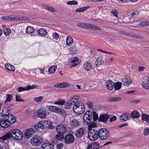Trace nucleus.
I'll return each mask as SVG.
<instances>
[{
  "label": "nucleus",
  "instance_id": "f257e3e1",
  "mask_svg": "<svg viewBox=\"0 0 149 149\" xmlns=\"http://www.w3.org/2000/svg\"><path fill=\"white\" fill-rule=\"evenodd\" d=\"M23 136V134L19 130L15 129L11 132V133L8 132L3 136L0 137V141L3 143L5 141L9 140L11 137L15 139L20 140L22 139Z\"/></svg>",
  "mask_w": 149,
  "mask_h": 149
},
{
  "label": "nucleus",
  "instance_id": "f03ea898",
  "mask_svg": "<svg viewBox=\"0 0 149 149\" xmlns=\"http://www.w3.org/2000/svg\"><path fill=\"white\" fill-rule=\"evenodd\" d=\"M73 109L76 114L80 115L84 112L85 108L84 104L81 101H79L77 105L73 107Z\"/></svg>",
  "mask_w": 149,
  "mask_h": 149
},
{
  "label": "nucleus",
  "instance_id": "7ed1b4c3",
  "mask_svg": "<svg viewBox=\"0 0 149 149\" xmlns=\"http://www.w3.org/2000/svg\"><path fill=\"white\" fill-rule=\"evenodd\" d=\"M79 96H74L71 98L65 104V108L66 109H70L74 106H76L78 103Z\"/></svg>",
  "mask_w": 149,
  "mask_h": 149
},
{
  "label": "nucleus",
  "instance_id": "20e7f679",
  "mask_svg": "<svg viewBox=\"0 0 149 149\" xmlns=\"http://www.w3.org/2000/svg\"><path fill=\"white\" fill-rule=\"evenodd\" d=\"M109 131L105 128H101L99 130V137L101 140H105L110 137Z\"/></svg>",
  "mask_w": 149,
  "mask_h": 149
},
{
  "label": "nucleus",
  "instance_id": "39448f33",
  "mask_svg": "<svg viewBox=\"0 0 149 149\" xmlns=\"http://www.w3.org/2000/svg\"><path fill=\"white\" fill-rule=\"evenodd\" d=\"M88 137L91 141H95L99 137V131L93 129H90L88 133Z\"/></svg>",
  "mask_w": 149,
  "mask_h": 149
},
{
  "label": "nucleus",
  "instance_id": "423d86ee",
  "mask_svg": "<svg viewBox=\"0 0 149 149\" xmlns=\"http://www.w3.org/2000/svg\"><path fill=\"white\" fill-rule=\"evenodd\" d=\"M42 142V138L39 135H34L32 138L31 143L33 145L36 146Z\"/></svg>",
  "mask_w": 149,
  "mask_h": 149
},
{
  "label": "nucleus",
  "instance_id": "0eeeda50",
  "mask_svg": "<svg viewBox=\"0 0 149 149\" xmlns=\"http://www.w3.org/2000/svg\"><path fill=\"white\" fill-rule=\"evenodd\" d=\"M35 130L33 128H30L23 131V135L27 139L30 138L34 134Z\"/></svg>",
  "mask_w": 149,
  "mask_h": 149
},
{
  "label": "nucleus",
  "instance_id": "6e6552de",
  "mask_svg": "<svg viewBox=\"0 0 149 149\" xmlns=\"http://www.w3.org/2000/svg\"><path fill=\"white\" fill-rule=\"evenodd\" d=\"M92 117V112L90 111H87L84 115L83 119L85 122H86L87 124L91 122Z\"/></svg>",
  "mask_w": 149,
  "mask_h": 149
},
{
  "label": "nucleus",
  "instance_id": "1a4fd4ad",
  "mask_svg": "<svg viewBox=\"0 0 149 149\" xmlns=\"http://www.w3.org/2000/svg\"><path fill=\"white\" fill-rule=\"evenodd\" d=\"M56 130V132L58 134H64L67 132V129L66 127L64 125L62 124H60L57 126Z\"/></svg>",
  "mask_w": 149,
  "mask_h": 149
},
{
  "label": "nucleus",
  "instance_id": "9d476101",
  "mask_svg": "<svg viewBox=\"0 0 149 149\" xmlns=\"http://www.w3.org/2000/svg\"><path fill=\"white\" fill-rule=\"evenodd\" d=\"M74 136L71 134L67 135L64 139L65 143L68 144L72 143L74 142Z\"/></svg>",
  "mask_w": 149,
  "mask_h": 149
},
{
  "label": "nucleus",
  "instance_id": "9b49d317",
  "mask_svg": "<svg viewBox=\"0 0 149 149\" xmlns=\"http://www.w3.org/2000/svg\"><path fill=\"white\" fill-rule=\"evenodd\" d=\"M85 132L86 130L84 128L81 127L76 131V136L79 138H81L84 135Z\"/></svg>",
  "mask_w": 149,
  "mask_h": 149
},
{
  "label": "nucleus",
  "instance_id": "f8f14e48",
  "mask_svg": "<svg viewBox=\"0 0 149 149\" xmlns=\"http://www.w3.org/2000/svg\"><path fill=\"white\" fill-rule=\"evenodd\" d=\"M110 117V116L109 114H104L100 116L98 120L99 122L102 121L103 122L106 123Z\"/></svg>",
  "mask_w": 149,
  "mask_h": 149
},
{
  "label": "nucleus",
  "instance_id": "ddd939ff",
  "mask_svg": "<svg viewBox=\"0 0 149 149\" xmlns=\"http://www.w3.org/2000/svg\"><path fill=\"white\" fill-rule=\"evenodd\" d=\"M37 87V86H36L35 85H32V86L29 85L26 87H19L18 88V91L19 92H21L22 91H28L35 88Z\"/></svg>",
  "mask_w": 149,
  "mask_h": 149
},
{
  "label": "nucleus",
  "instance_id": "4468645a",
  "mask_svg": "<svg viewBox=\"0 0 149 149\" xmlns=\"http://www.w3.org/2000/svg\"><path fill=\"white\" fill-rule=\"evenodd\" d=\"M42 122H43V126L44 128L47 127L51 129H53L55 128V127L52 124L51 122L49 120H44L42 121Z\"/></svg>",
  "mask_w": 149,
  "mask_h": 149
},
{
  "label": "nucleus",
  "instance_id": "2eb2a0df",
  "mask_svg": "<svg viewBox=\"0 0 149 149\" xmlns=\"http://www.w3.org/2000/svg\"><path fill=\"white\" fill-rule=\"evenodd\" d=\"M42 149H54L53 145L50 142L43 143L41 146Z\"/></svg>",
  "mask_w": 149,
  "mask_h": 149
},
{
  "label": "nucleus",
  "instance_id": "dca6fc26",
  "mask_svg": "<svg viewBox=\"0 0 149 149\" xmlns=\"http://www.w3.org/2000/svg\"><path fill=\"white\" fill-rule=\"evenodd\" d=\"M46 112L45 109H40L37 111V115L40 118H44L46 116Z\"/></svg>",
  "mask_w": 149,
  "mask_h": 149
},
{
  "label": "nucleus",
  "instance_id": "f3484780",
  "mask_svg": "<svg viewBox=\"0 0 149 149\" xmlns=\"http://www.w3.org/2000/svg\"><path fill=\"white\" fill-rule=\"evenodd\" d=\"M129 77L128 76H125L122 79V82L124 86H128L131 84V81L129 80Z\"/></svg>",
  "mask_w": 149,
  "mask_h": 149
},
{
  "label": "nucleus",
  "instance_id": "a211bd4d",
  "mask_svg": "<svg viewBox=\"0 0 149 149\" xmlns=\"http://www.w3.org/2000/svg\"><path fill=\"white\" fill-rule=\"evenodd\" d=\"M84 68L86 70L90 71L93 68V66L91 63L89 62H85L84 65Z\"/></svg>",
  "mask_w": 149,
  "mask_h": 149
},
{
  "label": "nucleus",
  "instance_id": "6ab92c4d",
  "mask_svg": "<svg viewBox=\"0 0 149 149\" xmlns=\"http://www.w3.org/2000/svg\"><path fill=\"white\" fill-rule=\"evenodd\" d=\"M78 60V58L77 57H72L69 59V62L72 63L71 67H75L78 65L79 64Z\"/></svg>",
  "mask_w": 149,
  "mask_h": 149
},
{
  "label": "nucleus",
  "instance_id": "aec40b11",
  "mask_svg": "<svg viewBox=\"0 0 149 149\" xmlns=\"http://www.w3.org/2000/svg\"><path fill=\"white\" fill-rule=\"evenodd\" d=\"M10 125V124L8 123L7 120H2L0 121V126L1 127L4 128H7Z\"/></svg>",
  "mask_w": 149,
  "mask_h": 149
},
{
  "label": "nucleus",
  "instance_id": "412c9836",
  "mask_svg": "<svg viewBox=\"0 0 149 149\" xmlns=\"http://www.w3.org/2000/svg\"><path fill=\"white\" fill-rule=\"evenodd\" d=\"M11 112L10 108L8 107H5L3 108L2 110V114L7 117L8 116H9Z\"/></svg>",
  "mask_w": 149,
  "mask_h": 149
},
{
  "label": "nucleus",
  "instance_id": "4be33fe9",
  "mask_svg": "<svg viewBox=\"0 0 149 149\" xmlns=\"http://www.w3.org/2000/svg\"><path fill=\"white\" fill-rule=\"evenodd\" d=\"M99 144L97 142L93 143L91 145H89L87 149H99Z\"/></svg>",
  "mask_w": 149,
  "mask_h": 149
},
{
  "label": "nucleus",
  "instance_id": "5701e85b",
  "mask_svg": "<svg viewBox=\"0 0 149 149\" xmlns=\"http://www.w3.org/2000/svg\"><path fill=\"white\" fill-rule=\"evenodd\" d=\"M70 84L68 82H65L61 83H58L55 85L54 86L59 88H65L70 86Z\"/></svg>",
  "mask_w": 149,
  "mask_h": 149
},
{
  "label": "nucleus",
  "instance_id": "b1692460",
  "mask_svg": "<svg viewBox=\"0 0 149 149\" xmlns=\"http://www.w3.org/2000/svg\"><path fill=\"white\" fill-rule=\"evenodd\" d=\"M80 122L76 119H73L71 121L70 125L72 127H76L80 125Z\"/></svg>",
  "mask_w": 149,
  "mask_h": 149
},
{
  "label": "nucleus",
  "instance_id": "393cba45",
  "mask_svg": "<svg viewBox=\"0 0 149 149\" xmlns=\"http://www.w3.org/2000/svg\"><path fill=\"white\" fill-rule=\"evenodd\" d=\"M114 83L112 81L109 80L107 82V86L109 90H112L114 88Z\"/></svg>",
  "mask_w": 149,
  "mask_h": 149
},
{
  "label": "nucleus",
  "instance_id": "a878e982",
  "mask_svg": "<svg viewBox=\"0 0 149 149\" xmlns=\"http://www.w3.org/2000/svg\"><path fill=\"white\" fill-rule=\"evenodd\" d=\"M129 118V114L124 113L122 114L120 117V120L122 122L126 121Z\"/></svg>",
  "mask_w": 149,
  "mask_h": 149
},
{
  "label": "nucleus",
  "instance_id": "bb28decb",
  "mask_svg": "<svg viewBox=\"0 0 149 149\" xmlns=\"http://www.w3.org/2000/svg\"><path fill=\"white\" fill-rule=\"evenodd\" d=\"M7 117H8V118H7V120L10 124L14 123L16 121V118L11 114H9V115Z\"/></svg>",
  "mask_w": 149,
  "mask_h": 149
},
{
  "label": "nucleus",
  "instance_id": "cd10ccee",
  "mask_svg": "<svg viewBox=\"0 0 149 149\" xmlns=\"http://www.w3.org/2000/svg\"><path fill=\"white\" fill-rule=\"evenodd\" d=\"M38 33L40 36H42L46 35L47 31L45 29L41 28L38 30Z\"/></svg>",
  "mask_w": 149,
  "mask_h": 149
},
{
  "label": "nucleus",
  "instance_id": "c85d7f7f",
  "mask_svg": "<svg viewBox=\"0 0 149 149\" xmlns=\"http://www.w3.org/2000/svg\"><path fill=\"white\" fill-rule=\"evenodd\" d=\"M2 27L4 34L6 35H9L11 32L10 29L9 28L6 27L5 25H3Z\"/></svg>",
  "mask_w": 149,
  "mask_h": 149
},
{
  "label": "nucleus",
  "instance_id": "c756f323",
  "mask_svg": "<svg viewBox=\"0 0 149 149\" xmlns=\"http://www.w3.org/2000/svg\"><path fill=\"white\" fill-rule=\"evenodd\" d=\"M131 116L133 118H138L140 117V115L138 111L134 110L131 113Z\"/></svg>",
  "mask_w": 149,
  "mask_h": 149
},
{
  "label": "nucleus",
  "instance_id": "7c9ffc66",
  "mask_svg": "<svg viewBox=\"0 0 149 149\" xmlns=\"http://www.w3.org/2000/svg\"><path fill=\"white\" fill-rule=\"evenodd\" d=\"M5 67L7 70L14 71L15 70V68L13 66L9 63H7L5 65Z\"/></svg>",
  "mask_w": 149,
  "mask_h": 149
},
{
  "label": "nucleus",
  "instance_id": "2f4dec72",
  "mask_svg": "<svg viewBox=\"0 0 149 149\" xmlns=\"http://www.w3.org/2000/svg\"><path fill=\"white\" fill-rule=\"evenodd\" d=\"M73 42L72 38L70 36H68L66 38V44L67 46H70L71 45Z\"/></svg>",
  "mask_w": 149,
  "mask_h": 149
},
{
  "label": "nucleus",
  "instance_id": "473e14b6",
  "mask_svg": "<svg viewBox=\"0 0 149 149\" xmlns=\"http://www.w3.org/2000/svg\"><path fill=\"white\" fill-rule=\"evenodd\" d=\"M141 118L143 120L146 121L149 123V115L142 113Z\"/></svg>",
  "mask_w": 149,
  "mask_h": 149
},
{
  "label": "nucleus",
  "instance_id": "72a5a7b5",
  "mask_svg": "<svg viewBox=\"0 0 149 149\" xmlns=\"http://www.w3.org/2000/svg\"><path fill=\"white\" fill-rule=\"evenodd\" d=\"M57 68L56 65L52 66L50 67L48 70V72L49 74H53L54 73Z\"/></svg>",
  "mask_w": 149,
  "mask_h": 149
},
{
  "label": "nucleus",
  "instance_id": "f704fd0d",
  "mask_svg": "<svg viewBox=\"0 0 149 149\" xmlns=\"http://www.w3.org/2000/svg\"><path fill=\"white\" fill-rule=\"evenodd\" d=\"M34 31V28L31 26H28L26 29V33H32Z\"/></svg>",
  "mask_w": 149,
  "mask_h": 149
},
{
  "label": "nucleus",
  "instance_id": "c9c22d12",
  "mask_svg": "<svg viewBox=\"0 0 149 149\" xmlns=\"http://www.w3.org/2000/svg\"><path fill=\"white\" fill-rule=\"evenodd\" d=\"M64 134H59L56 135L55 139L58 141H62L64 138Z\"/></svg>",
  "mask_w": 149,
  "mask_h": 149
},
{
  "label": "nucleus",
  "instance_id": "e433bc0d",
  "mask_svg": "<svg viewBox=\"0 0 149 149\" xmlns=\"http://www.w3.org/2000/svg\"><path fill=\"white\" fill-rule=\"evenodd\" d=\"M122 84L119 82H117L114 83V88L116 90H118L120 89Z\"/></svg>",
  "mask_w": 149,
  "mask_h": 149
},
{
  "label": "nucleus",
  "instance_id": "4c0bfd02",
  "mask_svg": "<svg viewBox=\"0 0 149 149\" xmlns=\"http://www.w3.org/2000/svg\"><path fill=\"white\" fill-rule=\"evenodd\" d=\"M44 7L45 9L49 11L54 13L55 12V9L54 8L50 6L47 5H44Z\"/></svg>",
  "mask_w": 149,
  "mask_h": 149
},
{
  "label": "nucleus",
  "instance_id": "58836bf2",
  "mask_svg": "<svg viewBox=\"0 0 149 149\" xmlns=\"http://www.w3.org/2000/svg\"><path fill=\"white\" fill-rule=\"evenodd\" d=\"M143 87L146 89H149V83L146 81H143L142 83Z\"/></svg>",
  "mask_w": 149,
  "mask_h": 149
},
{
  "label": "nucleus",
  "instance_id": "ea45409f",
  "mask_svg": "<svg viewBox=\"0 0 149 149\" xmlns=\"http://www.w3.org/2000/svg\"><path fill=\"white\" fill-rule=\"evenodd\" d=\"M89 8V7L88 6H87L83 7H82L81 8H79L77 9L76 10L75 12H83L85 11L86 9L87 8Z\"/></svg>",
  "mask_w": 149,
  "mask_h": 149
},
{
  "label": "nucleus",
  "instance_id": "a19ab883",
  "mask_svg": "<svg viewBox=\"0 0 149 149\" xmlns=\"http://www.w3.org/2000/svg\"><path fill=\"white\" fill-rule=\"evenodd\" d=\"M65 103V101L64 100H59L58 101L54 102V103L57 105H63Z\"/></svg>",
  "mask_w": 149,
  "mask_h": 149
},
{
  "label": "nucleus",
  "instance_id": "79ce46f5",
  "mask_svg": "<svg viewBox=\"0 0 149 149\" xmlns=\"http://www.w3.org/2000/svg\"><path fill=\"white\" fill-rule=\"evenodd\" d=\"M56 113L61 114L63 116H64L65 114V111L59 107Z\"/></svg>",
  "mask_w": 149,
  "mask_h": 149
},
{
  "label": "nucleus",
  "instance_id": "37998d69",
  "mask_svg": "<svg viewBox=\"0 0 149 149\" xmlns=\"http://www.w3.org/2000/svg\"><path fill=\"white\" fill-rule=\"evenodd\" d=\"M87 23H79L77 24V26L81 28H86Z\"/></svg>",
  "mask_w": 149,
  "mask_h": 149
},
{
  "label": "nucleus",
  "instance_id": "c03bdc74",
  "mask_svg": "<svg viewBox=\"0 0 149 149\" xmlns=\"http://www.w3.org/2000/svg\"><path fill=\"white\" fill-rule=\"evenodd\" d=\"M6 100L5 102H10L13 96L11 95L8 94L6 95Z\"/></svg>",
  "mask_w": 149,
  "mask_h": 149
},
{
  "label": "nucleus",
  "instance_id": "a18cd8bd",
  "mask_svg": "<svg viewBox=\"0 0 149 149\" xmlns=\"http://www.w3.org/2000/svg\"><path fill=\"white\" fill-rule=\"evenodd\" d=\"M129 36L130 37L138 38L139 39H143V36H138L137 34H130V36Z\"/></svg>",
  "mask_w": 149,
  "mask_h": 149
},
{
  "label": "nucleus",
  "instance_id": "49530a36",
  "mask_svg": "<svg viewBox=\"0 0 149 149\" xmlns=\"http://www.w3.org/2000/svg\"><path fill=\"white\" fill-rule=\"evenodd\" d=\"M95 63L96 66H99L100 65H102L103 63V61H102L101 58H97L96 62Z\"/></svg>",
  "mask_w": 149,
  "mask_h": 149
},
{
  "label": "nucleus",
  "instance_id": "de8ad7c7",
  "mask_svg": "<svg viewBox=\"0 0 149 149\" xmlns=\"http://www.w3.org/2000/svg\"><path fill=\"white\" fill-rule=\"evenodd\" d=\"M111 13L117 18H118V13L116 9H113L111 11Z\"/></svg>",
  "mask_w": 149,
  "mask_h": 149
},
{
  "label": "nucleus",
  "instance_id": "09e8293b",
  "mask_svg": "<svg viewBox=\"0 0 149 149\" xmlns=\"http://www.w3.org/2000/svg\"><path fill=\"white\" fill-rule=\"evenodd\" d=\"M143 134L145 136L149 135V128H145L144 130Z\"/></svg>",
  "mask_w": 149,
  "mask_h": 149
},
{
  "label": "nucleus",
  "instance_id": "8fccbe9b",
  "mask_svg": "<svg viewBox=\"0 0 149 149\" xmlns=\"http://www.w3.org/2000/svg\"><path fill=\"white\" fill-rule=\"evenodd\" d=\"M42 121L39 122L37 124V126L38 128H41L42 129L44 128L43 126V123L42 122Z\"/></svg>",
  "mask_w": 149,
  "mask_h": 149
},
{
  "label": "nucleus",
  "instance_id": "3c124183",
  "mask_svg": "<svg viewBox=\"0 0 149 149\" xmlns=\"http://www.w3.org/2000/svg\"><path fill=\"white\" fill-rule=\"evenodd\" d=\"M78 4L77 1H70L68 2L67 3V4L69 5H77Z\"/></svg>",
  "mask_w": 149,
  "mask_h": 149
},
{
  "label": "nucleus",
  "instance_id": "603ef678",
  "mask_svg": "<svg viewBox=\"0 0 149 149\" xmlns=\"http://www.w3.org/2000/svg\"><path fill=\"white\" fill-rule=\"evenodd\" d=\"M53 38L56 40L58 39L59 38V35L56 32L52 34Z\"/></svg>",
  "mask_w": 149,
  "mask_h": 149
},
{
  "label": "nucleus",
  "instance_id": "864d4df0",
  "mask_svg": "<svg viewBox=\"0 0 149 149\" xmlns=\"http://www.w3.org/2000/svg\"><path fill=\"white\" fill-rule=\"evenodd\" d=\"M93 119L94 120H96L98 118V115L96 113V112L94 111L93 112Z\"/></svg>",
  "mask_w": 149,
  "mask_h": 149
},
{
  "label": "nucleus",
  "instance_id": "5fc2aeb1",
  "mask_svg": "<svg viewBox=\"0 0 149 149\" xmlns=\"http://www.w3.org/2000/svg\"><path fill=\"white\" fill-rule=\"evenodd\" d=\"M16 100L19 102H24V100L22 99L19 95H16Z\"/></svg>",
  "mask_w": 149,
  "mask_h": 149
},
{
  "label": "nucleus",
  "instance_id": "6e6d98bb",
  "mask_svg": "<svg viewBox=\"0 0 149 149\" xmlns=\"http://www.w3.org/2000/svg\"><path fill=\"white\" fill-rule=\"evenodd\" d=\"M15 17L13 16H7V20L9 21H13L15 20Z\"/></svg>",
  "mask_w": 149,
  "mask_h": 149
},
{
  "label": "nucleus",
  "instance_id": "4d7b16f0",
  "mask_svg": "<svg viewBox=\"0 0 149 149\" xmlns=\"http://www.w3.org/2000/svg\"><path fill=\"white\" fill-rule=\"evenodd\" d=\"M86 25V28L90 29H93L94 25L87 23Z\"/></svg>",
  "mask_w": 149,
  "mask_h": 149
},
{
  "label": "nucleus",
  "instance_id": "13d9d810",
  "mask_svg": "<svg viewBox=\"0 0 149 149\" xmlns=\"http://www.w3.org/2000/svg\"><path fill=\"white\" fill-rule=\"evenodd\" d=\"M70 50L73 53H76L77 52V48L75 46H73L71 48Z\"/></svg>",
  "mask_w": 149,
  "mask_h": 149
},
{
  "label": "nucleus",
  "instance_id": "bf43d9fd",
  "mask_svg": "<svg viewBox=\"0 0 149 149\" xmlns=\"http://www.w3.org/2000/svg\"><path fill=\"white\" fill-rule=\"evenodd\" d=\"M43 99L42 96H40L39 97L34 98V100L36 102H39Z\"/></svg>",
  "mask_w": 149,
  "mask_h": 149
},
{
  "label": "nucleus",
  "instance_id": "052dcab7",
  "mask_svg": "<svg viewBox=\"0 0 149 149\" xmlns=\"http://www.w3.org/2000/svg\"><path fill=\"white\" fill-rule=\"evenodd\" d=\"M86 104L88 107L89 108L92 109L93 107V104L91 102L89 101H88L86 102Z\"/></svg>",
  "mask_w": 149,
  "mask_h": 149
},
{
  "label": "nucleus",
  "instance_id": "680f3d73",
  "mask_svg": "<svg viewBox=\"0 0 149 149\" xmlns=\"http://www.w3.org/2000/svg\"><path fill=\"white\" fill-rule=\"evenodd\" d=\"M55 108H56V106H51L49 107L48 109L50 111L54 112Z\"/></svg>",
  "mask_w": 149,
  "mask_h": 149
},
{
  "label": "nucleus",
  "instance_id": "e2e57ef3",
  "mask_svg": "<svg viewBox=\"0 0 149 149\" xmlns=\"http://www.w3.org/2000/svg\"><path fill=\"white\" fill-rule=\"evenodd\" d=\"M15 21L22 20V16H18L16 17H15Z\"/></svg>",
  "mask_w": 149,
  "mask_h": 149
},
{
  "label": "nucleus",
  "instance_id": "0e129e2a",
  "mask_svg": "<svg viewBox=\"0 0 149 149\" xmlns=\"http://www.w3.org/2000/svg\"><path fill=\"white\" fill-rule=\"evenodd\" d=\"M116 119H117V117L116 116H114L110 119L109 121L110 122H112L116 120Z\"/></svg>",
  "mask_w": 149,
  "mask_h": 149
},
{
  "label": "nucleus",
  "instance_id": "69168bd1",
  "mask_svg": "<svg viewBox=\"0 0 149 149\" xmlns=\"http://www.w3.org/2000/svg\"><path fill=\"white\" fill-rule=\"evenodd\" d=\"M93 29L94 30H99L101 29V28L100 27L94 25Z\"/></svg>",
  "mask_w": 149,
  "mask_h": 149
},
{
  "label": "nucleus",
  "instance_id": "338daca9",
  "mask_svg": "<svg viewBox=\"0 0 149 149\" xmlns=\"http://www.w3.org/2000/svg\"><path fill=\"white\" fill-rule=\"evenodd\" d=\"M113 101H118L120 100L121 98L119 97H113Z\"/></svg>",
  "mask_w": 149,
  "mask_h": 149
},
{
  "label": "nucleus",
  "instance_id": "774afa93",
  "mask_svg": "<svg viewBox=\"0 0 149 149\" xmlns=\"http://www.w3.org/2000/svg\"><path fill=\"white\" fill-rule=\"evenodd\" d=\"M63 146V145L62 143H61L57 145V148L58 149H61V148Z\"/></svg>",
  "mask_w": 149,
  "mask_h": 149
}]
</instances>
